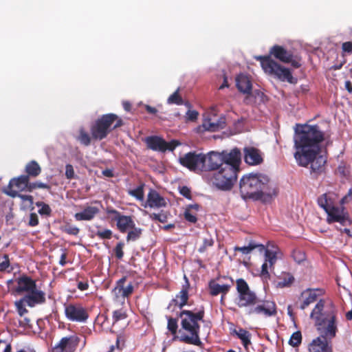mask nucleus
Returning a JSON list of instances; mask_svg holds the SVG:
<instances>
[{
    "instance_id": "60",
    "label": "nucleus",
    "mask_w": 352,
    "mask_h": 352,
    "mask_svg": "<svg viewBox=\"0 0 352 352\" xmlns=\"http://www.w3.org/2000/svg\"><path fill=\"white\" fill-rule=\"evenodd\" d=\"M342 50L344 52L352 54V42L346 41L342 43Z\"/></svg>"
},
{
    "instance_id": "8",
    "label": "nucleus",
    "mask_w": 352,
    "mask_h": 352,
    "mask_svg": "<svg viewBox=\"0 0 352 352\" xmlns=\"http://www.w3.org/2000/svg\"><path fill=\"white\" fill-rule=\"evenodd\" d=\"M17 286L14 292L17 294H25L24 296H34L36 300L46 301L45 293L37 288L36 282L30 276L23 275L16 280Z\"/></svg>"
},
{
    "instance_id": "63",
    "label": "nucleus",
    "mask_w": 352,
    "mask_h": 352,
    "mask_svg": "<svg viewBox=\"0 0 352 352\" xmlns=\"http://www.w3.org/2000/svg\"><path fill=\"white\" fill-rule=\"evenodd\" d=\"M77 287L80 291H85L89 288V283L87 280L78 281Z\"/></svg>"
},
{
    "instance_id": "5",
    "label": "nucleus",
    "mask_w": 352,
    "mask_h": 352,
    "mask_svg": "<svg viewBox=\"0 0 352 352\" xmlns=\"http://www.w3.org/2000/svg\"><path fill=\"white\" fill-rule=\"evenodd\" d=\"M205 315L204 309L197 313L190 310H182L179 316L181 318L182 329L189 335L182 336L181 340L187 344L199 346L201 344L199 338L200 325L199 321H203Z\"/></svg>"
},
{
    "instance_id": "28",
    "label": "nucleus",
    "mask_w": 352,
    "mask_h": 352,
    "mask_svg": "<svg viewBox=\"0 0 352 352\" xmlns=\"http://www.w3.org/2000/svg\"><path fill=\"white\" fill-rule=\"evenodd\" d=\"M319 289H307L302 292L300 298H302V302L300 306L301 309H305L309 305L316 301L318 294L316 293Z\"/></svg>"
},
{
    "instance_id": "3",
    "label": "nucleus",
    "mask_w": 352,
    "mask_h": 352,
    "mask_svg": "<svg viewBox=\"0 0 352 352\" xmlns=\"http://www.w3.org/2000/svg\"><path fill=\"white\" fill-rule=\"evenodd\" d=\"M294 137L296 153L302 154L303 157H310L316 152H320V144L324 140V133L318 125H298Z\"/></svg>"
},
{
    "instance_id": "11",
    "label": "nucleus",
    "mask_w": 352,
    "mask_h": 352,
    "mask_svg": "<svg viewBox=\"0 0 352 352\" xmlns=\"http://www.w3.org/2000/svg\"><path fill=\"white\" fill-rule=\"evenodd\" d=\"M205 154L190 151L179 157V163L184 167L195 173L203 172Z\"/></svg>"
},
{
    "instance_id": "21",
    "label": "nucleus",
    "mask_w": 352,
    "mask_h": 352,
    "mask_svg": "<svg viewBox=\"0 0 352 352\" xmlns=\"http://www.w3.org/2000/svg\"><path fill=\"white\" fill-rule=\"evenodd\" d=\"M244 160L247 164L252 166L260 164L263 161L261 151L252 146L244 148Z\"/></svg>"
},
{
    "instance_id": "1",
    "label": "nucleus",
    "mask_w": 352,
    "mask_h": 352,
    "mask_svg": "<svg viewBox=\"0 0 352 352\" xmlns=\"http://www.w3.org/2000/svg\"><path fill=\"white\" fill-rule=\"evenodd\" d=\"M310 318L314 321L319 336L309 345V352H333L332 340L338 332V311L335 305L325 304L320 299L311 312Z\"/></svg>"
},
{
    "instance_id": "12",
    "label": "nucleus",
    "mask_w": 352,
    "mask_h": 352,
    "mask_svg": "<svg viewBox=\"0 0 352 352\" xmlns=\"http://www.w3.org/2000/svg\"><path fill=\"white\" fill-rule=\"evenodd\" d=\"M145 142L148 148L154 151L164 153L166 151H173L180 144L177 140H173L170 142H166L162 138L157 135L148 136L145 139Z\"/></svg>"
},
{
    "instance_id": "19",
    "label": "nucleus",
    "mask_w": 352,
    "mask_h": 352,
    "mask_svg": "<svg viewBox=\"0 0 352 352\" xmlns=\"http://www.w3.org/2000/svg\"><path fill=\"white\" fill-rule=\"evenodd\" d=\"M45 302L36 300L34 296H23L19 300L14 302V306L20 316H23L28 312L25 305L30 307H34L36 305L43 304Z\"/></svg>"
},
{
    "instance_id": "49",
    "label": "nucleus",
    "mask_w": 352,
    "mask_h": 352,
    "mask_svg": "<svg viewBox=\"0 0 352 352\" xmlns=\"http://www.w3.org/2000/svg\"><path fill=\"white\" fill-rule=\"evenodd\" d=\"M126 318H127V314L122 309L115 310L113 312V316H112L113 324H114L116 322H118L119 320H124Z\"/></svg>"
},
{
    "instance_id": "25",
    "label": "nucleus",
    "mask_w": 352,
    "mask_h": 352,
    "mask_svg": "<svg viewBox=\"0 0 352 352\" xmlns=\"http://www.w3.org/2000/svg\"><path fill=\"white\" fill-rule=\"evenodd\" d=\"M100 212V209L97 206H85L84 209L74 214L76 221H91Z\"/></svg>"
},
{
    "instance_id": "27",
    "label": "nucleus",
    "mask_w": 352,
    "mask_h": 352,
    "mask_svg": "<svg viewBox=\"0 0 352 352\" xmlns=\"http://www.w3.org/2000/svg\"><path fill=\"white\" fill-rule=\"evenodd\" d=\"M236 86L240 92L247 95L252 91V88L251 80L247 75L243 74L236 76Z\"/></svg>"
},
{
    "instance_id": "9",
    "label": "nucleus",
    "mask_w": 352,
    "mask_h": 352,
    "mask_svg": "<svg viewBox=\"0 0 352 352\" xmlns=\"http://www.w3.org/2000/svg\"><path fill=\"white\" fill-rule=\"evenodd\" d=\"M240 151L238 148H234L230 151L223 150L221 152L210 151L205 155V162H204L203 171H212L219 170L223 166L226 161L231 159V154L238 153Z\"/></svg>"
},
{
    "instance_id": "44",
    "label": "nucleus",
    "mask_w": 352,
    "mask_h": 352,
    "mask_svg": "<svg viewBox=\"0 0 352 352\" xmlns=\"http://www.w3.org/2000/svg\"><path fill=\"white\" fill-rule=\"evenodd\" d=\"M294 281V277L290 274H286L281 278V280L278 282V285L280 287H285L290 286Z\"/></svg>"
},
{
    "instance_id": "36",
    "label": "nucleus",
    "mask_w": 352,
    "mask_h": 352,
    "mask_svg": "<svg viewBox=\"0 0 352 352\" xmlns=\"http://www.w3.org/2000/svg\"><path fill=\"white\" fill-rule=\"evenodd\" d=\"M318 204L327 212L333 206V201L324 193L318 198Z\"/></svg>"
},
{
    "instance_id": "64",
    "label": "nucleus",
    "mask_w": 352,
    "mask_h": 352,
    "mask_svg": "<svg viewBox=\"0 0 352 352\" xmlns=\"http://www.w3.org/2000/svg\"><path fill=\"white\" fill-rule=\"evenodd\" d=\"M146 111L151 114H155L157 112V110L155 107H151L150 105L146 104L145 106Z\"/></svg>"
},
{
    "instance_id": "37",
    "label": "nucleus",
    "mask_w": 352,
    "mask_h": 352,
    "mask_svg": "<svg viewBox=\"0 0 352 352\" xmlns=\"http://www.w3.org/2000/svg\"><path fill=\"white\" fill-rule=\"evenodd\" d=\"M145 184L144 183L141 184L140 186H138L136 188L133 190H129L128 191L129 195H130L132 197H134L138 200L143 201L144 197V188Z\"/></svg>"
},
{
    "instance_id": "38",
    "label": "nucleus",
    "mask_w": 352,
    "mask_h": 352,
    "mask_svg": "<svg viewBox=\"0 0 352 352\" xmlns=\"http://www.w3.org/2000/svg\"><path fill=\"white\" fill-rule=\"evenodd\" d=\"M179 88H178L173 94H171L167 99L168 104L182 105L184 104V100L180 96Z\"/></svg>"
},
{
    "instance_id": "2",
    "label": "nucleus",
    "mask_w": 352,
    "mask_h": 352,
    "mask_svg": "<svg viewBox=\"0 0 352 352\" xmlns=\"http://www.w3.org/2000/svg\"><path fill=\"white\" fill-rule=\"evenodd\" d=\"M239 191L243 199L269 201L277 195L275 184L269 177L261 173H249L239 181Z\"/></svg>"
},
{
    "instance_id": "58",
    "label": "nucleus",
    "mask_w": 352,
    "mask_h": 352,
    "mask_svg": "<svg viewBox=\"0 0 352 352\" xmlns=\"http://www.w3.org/2000/svg\"><path fill=\"white\" fill-rule=\"evenodd\" d=\"M65 176L67 179H71L74 177V170L73 166L67 164L65 166Z\"/></svg>"
},
{
    "instance_id": "4",
    "label": "nucleus",
    "mask_w": 352,
    "mask_h": 352,
    "mask_svg": "<svg viewBox=\"0 0 352 352\" xmlns=\"http://www.w3.org/2000/svg\"><path fill=\"white\" fill-rule=\"evenodd\" d=\"M231 159L226 161L217 172L213 174L212 181L213 184L222 190H230L234 186L237 179L238 173L240 171L241 163V153L231 154Z\"/></svg>"
},
{
    "instance_id": "39",
    "label": "nucleus",
    "mask_w": 352,
    "mask_h": 352,
    "mask_svg": "<svg viewBox=\"0 0 352 352\" xmlns=\"http://www.w3.org/2000/svg\"><path fill=\"white\" fill-rule=\"evenodd\" d=\"M127 236H126V240L127 241H135L138 240L142 235V229L140 228L135 227V226L133 228H131Z\"/></svg>"
},
{
    "instance_id": "51",
    "label": "nucleus",
    "mask_w": 352,
    "mask_h": 352,
    "mask_svg": "<svg viewBox=\"0 0 352 352\" xmlns=\"http://www.w3.org/2000/svg\"><path fill=\"white\" fill-rule=\"evenodd\" d=\"M124 243L120 241L116 244L115 248L113 249L115 256L118 259H122L124 256Z\"/></svg>"
},
{
    "instance_id": "26",
    "label": "nucleus",
    "mask_w": 352,
    "mask_h": 352,
    "mask_svg": "<svg viewBox=\"0 0 352 352\" xmlns=\"http://www.w3.org/2000/svg\"><path fill=\"white\" fill-rule=\"evenodd\" d=\"M267 100L265 94L259 89H255L250 91L244 99V102L247 104H260Z\"/></svg>"
},
{
    "instance_id": "40",
    "label": "nucleus",
    "mask_w": 352,
    "mask_h": 352,
    "mask_svg": "<svg viewBox=\"0 0 352 352\" xmlns=\"http://www.w3.org/2000/svg\"><path fill=\"white\" fill-rule=\"evenodd\" d=\"M36 206L40 207V209L38 210V212L41 215H45L47 217L51 216L52 209L48 204L43 201H37L36 203Z\"/></svg>"
},
{
    "instance_id": "43",
    "label": "nucleus",
    "mask_w": 352,
    "mask_h": 352,
    "mask_svg": "<svg viewBox=\"0 0 352 352\" xmlns=\"http://www.w3.org/2000/svg\"><path fill=\"white\" fill-rule=\"evenodd\" d=\"M236 289L239 295L250 291V287L245 280L239 278L236 280Z\"/></svg>"
},
{
    "instance_id": "62",
    "label": "nucleus",
    "mask_w": 352,
    "mask_h": 352,
    "mask_svg": "<svg viewBox=\"0 0 352 352\" xmlns=\"http://www.w3.org/2000/svg\"><path fill=\"white\" fill-rule=\"evenodd\" d=\"M18 197H19L21 200L25 201H28L30 203V204H33V197L32 195H22V194H19L18 192V195H17Z\"/></svg>"
},
{
    "instance_id": "31",
    "label": "nucleus",
    "mask_w": 352,
    "mask_h": 352,
    "mask_svg": "<svg viewBox=\"0 0 352 352\" xmlns=\"http://www.w3.org/2000/svg\"><path fill=\"white\" fill-rule=\"evenodd\" d=\"M116 226L118 230L122 232L125 233L131 228L135 226V222L131 216L122 215L117 218Z\"/></svg>"
},
{
    "instance_id": "48",
    "label": "nucleus",
    "mask_w": 352,
    "mask_h": 352,
    "mask_svg": "<svg viewBox=\"0 0 352 352\" xmlns=\"http://www.w3.org/2000/svg\"><path fill=\"white\" fill-rule=\"evenodd\" d=\"M177 320L176 318L169 317L168 318L167 329L171 333L172 335L176 334L177 331Z\"/></svg>"
},
{
    "instance_id": "53",
    "label": "nucleus",
    "mask_w": 352,
    "mask_h": 352,
    "mask_svg": "<svg viewBox=\"0 0 352 352\" xmlns=\"http://www.w3.org/2000/svg\"><path fill=\"white\" fill-rule=\"evenodd\" d=\"M106 212L109 215H112L111 217V220L112 221H116L117 222V218L118 217H122L123 214H122L119 211L116 210V209H113L112 208H107L106 209Z\"/></svg>"
},
{
    "instance_id": "55",
    "label": "nucleus",
    "mask_w": 352,
    "mask_h": 352,
    "mask_svg": "<svg viewBox=\"0 0 352 352\" xmlns=\"http://www.w3.org/2000/svg\"><path fill=\"white\" fill-rule=\"evenodd\" d=\"M150 218L156 221L164 223L166 221V216L162 214L151 213L149 214Z\"/></svg>"
},
{
    "instance_id": "15",
    "label": "nucleus",
    "mask_w": 352,
    "mask_h": 352,
    "mask_svg": "<svg viewBox=\"0 0 352 352\" xmlns=\"http://www.w3.org/2000/svg\"><path fill=\"white\" fill-rule=\"evenodd\" d=\"M28 176L24 175L10 179L8 186L3 190V192L11 197H16L19 192L28 191Z\"/></svg>"
},
{
    "instance_id": "23",
    "label": "nucleus",
    "mask_w": 352,
    "mask_h": 352,
    "mask_svg": "<svg viewBox=\"0 0 352 352\" xmlns=\"http://www.w3.org/2000/svg\"><path fill=\"white\" fill-rule=\"evenodd\" d=\"M259 302V299L251 290L238 295L236 305L239 307H252Z\"/></svg>"
},
{
    "instance_id": "6",
    "label": "nucleus",
    "mask_w": 352,
    "mask_h": 352,
    "mask_svg": "<svg viewBox=\"0 0 352 352\" xmlns=\"http://www.w3.org/2000/svg\"><path fill=\"white\" fill-rule=\"evenodd\" d=\"M123 125V121L115 113H107L98 118L91 126L90 132L94 140H102L113 129Z\"/></svg>"
},
{
    "instance_id": "18",
    "label": "nucleus",
    "mask_w": 352,
    "mask_h": 352,
    "mask_svg": "<svg viewBox=\"0 0 352 352\" xmlns=\"http://www.w3.org/2000/svg\"><path fill=\"white\" fill-rule=\"evenodd\" d=\"M255 305L249 309L248 314H263L266 317L276 314V306L272 301L259 300V302Z\"/></svg>"
},
{
    "instance_id": "50",
    "label": "nucleus",
    "mask_w": 352,
    "mask_h": 352,
    "mask_svg": "<svg viewBox=\"0 0 352 352\" xmlns=\"http://www.w3.org/2000/svg\"><path fill=\"white\" fill-rule=\"evenodd\" d=\"M96 236L101 239H110L113 232L109 229L99 230L96 233Z\"/></svg>"
},
{
    "instance_id": "24",
    "label": "nucleus",
    "mask_w": 352,
    "mask_h": 352,
    "mask_svg": "<svg viewBox=\"0 0 352 352\" xmlns=\"http://www.w3.org/2000/svg\"><path fill=\"white\" fill-rule=\"evenodd\" d=\"M126 280V277L123 276L116 282L113 292L117 298L122 296L123 298L129 297L133 292V285L130 283L126 287H124V283Z\"/></svg>"
},
{
    "instance_id": "45",
    "label": "nucleus",
    "mask_w": 352,
    "mask_h": 352,
    "mask_svg": "<svg viewBox=\"0 0 352 352\" xmlns=\"http://www.w3.org/2000/svg\"><path fill=\"white\" fill-rule=\"evenodd\" d=\"M214 245V240L212 236H208L203 240V244L199 248L198 252L199 253H204L206 251L208 248L212 247Z\"/></svg>"
},
{
    "instance_id": "54",
    "label": "nucleus",
    "mask_w": 352,
    "mask_h": 352,
    "mask_svg": "<svg viewBox=\"0 0 352 352\" xmlns=\"http://www.w3.org/2000/svg\"><path fill=\"white\" fill-rule=\"evenodd\" d=\"M10 263L8 255L4 254L3 256V261L0 262V272H4L10 267Z\"/></svg>"
},
{
    "instance_id": "35",
    "label": "nucleus",
    "mask_w": 352,
    "mask_h": 352,
    "mask_svg": "<svg viewBox=\"0 0 352 352\" xmlns=\"http://www.w3.org/2000/svg\"><path fill=\"white\" fill-rule=\"evenodd\" d=\"M258 248V250L262 252L265 250V246L262 244H258L255 243L254 241H251L247 246L243 247H235L234 251H239L242 252L243 254H250L253 250Z\"/></svg>"
},
{
    "instance_id": "59",
    "label": "nucleus",
    "mask_w": 352,
    "mask_h": 352,
    "mask_svg": "<svg viewBox=\"0 0 352 352\" xmlns=\"http://www.w3.org/2000/svg\"><path fill=\"white\" fill-rule=\"evenodd\" d=\"M180 194L186 199H191V191L190 188L186 186H182L179 190Z\"/></svg>"
},
{
    "instance_id": "32",
    "label": "nucleus",
    "mask_w": 352,
    "mask_h": 352,
    "mask_svg": "<svg viewBox=\"0 0 352 352\" xmlns=\"http://www.w3.org/2000/svg\"><path fill=\"white\" fill-rule=\"evenodd\" d=\"M208 287L210 289V294L212 296H215L219 294L226 295L230 289V285L227 284L220 285L216 283L215 280H211L209 282Z\"/></svg>"
},
{
    "instance_id": "16",
    "label": "nucleus",
    "mask_w": 352,
    "mask_h": 352,
    "mask_svg": "<svg viewBox=\"0 0 352 352\" xmlns=\"http://www.w3.org/2000/svg\"><path fill=\"white\" fill-rule=\"evenodd\" d=\"M326 212L327 214V221L328 223L338 222L342 226H350L352 223L348 214L344 212L343 208L333 205Z\"/></svg>"
},
{
    "instance_id": "17",
    "label": "nucleus",
    "mask_w": 352,
    "mask_h": 352,
    "mask_svg": "<svg viewBox=\"0 0 352 352\" xmlns=\"http://www.w3.org/2000/svg\"><path fill=\"white\" fill-rule=\"evenodd\" d=\"M80 342L77 336L63 337L52 349V352H74Z\"/></svg>"
},
{
    "instance_id": "33",
    "label": "nucleus",
    "mask_w": 352,
    "mask_h": 352,
    "mask_svg": "<svg viewBox=\"0 0 352 352\" xmlns=\"http://www.w3.org/2000/svg\"><path fill=\"white\" fill-rule=\"evenodd\" d=\"M25 172L26 175L25 176H28V179L30 177H36L41 173V168L38 163L35 160H31L29 162L25 168Z\"/></svg>"
},
{
    "instance_id": "29",
    "label": "nucleus",
    "mask_w": 352,
    "mask_h": 352,
    "mask_svg": "<svg viewBox=\"0 0 352 352\" xmlns=\"http://www.w3.org/2000/svg\"><path fill=\"white\" fill-rule=\"evenodd\" d=\"M226 118L221 116L217 121L212 119L205 120L203 122V127L211 132H214L223 129L226 127Z\"/></svg>"
},
{
    "instance_id": "20",
    "label": "nucleus",
    "mask_w": 352,
    "mask_h": 352,
    "mask_svg": "<svg viewBox=\"0 0 352 352\" xmlns=\"http://www.w3.org/2000/svg\"><path fill=\"white\" fill-rule=\"evenodd\" d=\"M166 206V201L165 199L161 196L157 190L154 189H150L147 195V199L144 207L146 208L148 206L152 208H160L165 207Z\"/></svg>"
},
{
    "instance_id": "13",
    "label": "nucleus",
    "mask_w": 352,
    "mask_h": 352,
    "mask_svg": "<svg viewBox=\"0 0 352 352\" xmlns=\"http://www.w3.org/2000/svg\"><path fill=\"white\" fill-rule=\"evenodd\" d=\"M263 252H265V262L261 266L260 275L263 278L267 280L270 277L268 269L274 268V265L277 261L278 249L273 243H268Z\"/></svg>"
},
{
    "instance_id": "57",
    "label": "nucleus",
    "mask_w": 352,
    "mask_h": 352,
    "mask_svg": "<svg viewBox=\"0 0 352 352\" xmlns=\"http://www.w3.org/2000/svg\"><path fill=\"white\" fill-rule=\"evenodd\" d=\"M38 215L35 212L30 213L28 225L30 226L34 227L38 224Z\"/></svg>"
},
{
    "instance_id": "30",
    "label": "nucleus",
    "mask_w": 352,
    "mask_h": 352,
    "mask_svg": "<svg viewBox=\"0 0 352 352\" xmlns=\"http://www.w3.org/2000/svg\"><path fill=\"white\" fill-rule=\"evenodd\" d=\"M270 54L273 55L279 60L288 63L291 60L292 53L287 51L283 47L280 45H274L270 49Z\"/></svg>"
},
{
    "instance_id": "61",
    "label": "nucleus",
    "mask_w": 352,
    "mask_h": 352,
    "mask_svg": "<svg viewBox=\"0 0 352 352\" xmlns=\"http://www.w3.org/2000/svg\"><path fill=\"white\" fill-rule=\"evenodd\" d=\"M187 118L189 120H191V121H195L197 119V117H198V112L197 111H191V110H188L187 111Z\"/></svg>"
},
{
    "instance_id": "7",
    "label": "nucleus",
    "mask_w": 352,
    "mask_h": 352,
    "mask_svg": "<svg viewBox=\"0 0 352 352\" xmlns=\"http://www.w3.org/2000/svg\"><path fill=\"white\" fill-rule=\"evenodd\" d=\"M256 58L261 61V67L266 73L275 76L281 81H287L292 84L297 82V79L292 76L290 70L274 60L270 55L260 56Z\"/></svg>"
},
{
    "instance_id": "52",
    "label": "nucleus",
    "mask_w": 352,
    "mask_h": 352,
    "mask_svg": "<svg viewBox=\"0 0 352 352\" xmlns=\"http://www.w3.org/2000/svg\"><path fill=\"white\" fill-rule=\"evenodd\" d=\"M184 215L185 219L188 222L195 223L197 221V214H193L189 209L186 208Z\"/></svg>"
},
{
    "instance_id": "41",
    "label": "nucleus",
    "mask_w": 352,
    "mask_h": 352,
    "mask_svg": "<svg viewBox=\"0 0 352 352\" xmlns=\"http://www.w3.org/2000/svg\"><path fill=\"white\" fill-rule=\"evenodd\" d=\"M77 140L85 146H89L91 143V137L82 128L79 130V135Z\"/></svg>"
},
{
    "instance_id": "42",
    "label": "nucleus",
    "mask_w": 352,
    "mask_h": 352,
    "mask_svg": "<svg viewBox=\"0 0 352 352\" xmlns=\"http://www.w3.org/2000/svg\"><path fill=\"white\" fill-rule=\"evenodd\" d=\"M302 342V335L300 331H298L292 333L289 340V344L293 347L298 346Z\"/></svg>"
},
{
    "instance_id": "34",
    "label": "nucleus",
    "mask_w": 352,
    "mask_h": 352,
    "mask_svg": "<svg viewBox=\"0 0 352 352\" xmlns=\"http://www.w3.org/2000/svg\"><path fill=\"white\" fill-rule=\"evenodd\" d=\"M234 333L241 340L243 346L248 349V346L251 344V333L243 328H239L238 330L234 329Z\"/></svg>"
},
{
    "instance_id": "10",
    "label": "nucleus",
    "mask_w": 352,
    "mask_h": 352,
    "mask_svg": "<svg viewBox=\"0 0 352 352\" xmlns=\"http://www.w3.org/2000/svg\"><path fill=\"white\" fill-rule=\"evenodd\" d=\"M320 152H316L310 157H303L299 153H294V157L299 166L307 167L310 165L311 172L320 175L324 171L325 164L327 163L326 157L320 155Z\"/></svg>"
},
{
    "instance_id": "47",
    "label": "nucleus",
    "mask_w": 352,
    "mask_h": 352,
    "mask_svg": "<svg viewBox=\"0 0 352 352\" xmlns=\"http://www.w3.org/2000/svg\"><path fill=\"white\" fill-rule=\"evenodd\" d=\"M62 231L69 235L76 236L79 233L80 230L75 226H73L70 223H66L62 227Z\"/></svg>"
},
{
    "instance_id": "56",
    "label": "nucleus",
    "mask_w": 352,
    "mask_h": 352,
    "mask_svg": "<svg viewBox=\"0 0 352 352\" xmlns=\"http://www.w3.org/2000/svg\"><path fill=\"white\" fill-rule=\"evenodd\" d=\"M288 63H291L292 66L294 68H299L302 65L301 58L298 56H294L293 54H292L291 60L289 61Z\"/></svg>"
},
{
    "instance_id": "22",
    "label": "nucleus",
    "mask_w": 352,
    "mask_h": 352,
    "mask_svg": "<svg viewBox=\"0 0 352 352\" xmlns=\"http://www.w3.org/2000/svg\"><path fill=\"white\" fill-rule=\"evenodd\" d=\"M188 286H184L181 291L176 294L175 298L170 300L168 305V309H172L173 307L182 309L188 304Z\"/></svg>"
},
{
    "instance_id": "14",
    "label": "nucleus",
    "mask_w": 352,
    "mask_h": 352,
    "mask_svg": "<svg viewBox=\"0 0 352 352\" xmlns=\"http://www.w3.org/2000/svg\"><path fill=\"white\" fill-rule=\"evenodd\" d=\"M65 314L72 322H85L89 318L87 310L80 303L65 305Z\"/></svg>"
},
{
    "instance_id": "46",
    "label": "nucleus",
    "mask_w": 352,
    "mask_h": 352,
    "mask_svg": "<svg viewBox=\"0 0 352 352\" xmlns=\"http://www.w3.org/2000/svg\"><path fill=\"white\" fill-rule=\"evenodd\" d=\"M36 188H43L50 190V186L47 184H45L41 182H30L28 185V192H32Z\"/></svg>"
}]
</instances>
